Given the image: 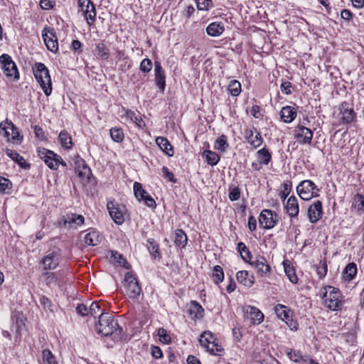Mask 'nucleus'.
I'll list each match as a JSON object with an SVG mask.
<instances>
[{"label": "nucleus", "mask_w": 364, "mask_h": 364, "mask_svg": "<svg viewBox=\"0 0 364 364\" xmlns=\"http://www.w3.org/2000/svg\"><path fill=\"white\" fill-rule=\"evenodd\" d=\"M97 333L104 336H112L114 341L123 339V329L121 328L114 316L108 313H102L99 316L97 325Z\"/></svg>", "instance_id": "f257e3e1"}, {"label": "nucleus", "mask_w": 364, "mask_h": 364, "mask_svg": "<svg viewBox=\"0 0 364 364\" xmlns=\"http://www.w3.org/2000/svg\"><path fill=\"white\" fill-rule=\"evenodd\" d=\"M321 297L324 301L326 307L331 311H338L343 306L342 295L338 289L331 286L323 288Z\"/></svg>", "instance_id": "f03ea898"}, {"label": "nucleus", "mask_w": 364, "mask_h": 364, "mask_svg": "<svg viewBox=\"0 0 364 364\" xmlns=\"http://www.w3.org/2000/svg\"><path fill=\"white\" fill-rule=\"evenodd\" d=\"M34 76L46 96L52 92V82L48 69L42 63H36L33 67Z\"/></svg>", "instance_id": "7ed1b4c3"}, {"label": "nucleus", "mask_w": 364, "mask_h": 364, "mask_svg": "<svg viewBox=\"0 0 364 364\" xmlns=\"http://www.w3.org/2000/svg\"><path fill=\"white\" fill-rule=\"evenodd\" d=\"M319 189L311 180H304L299 183L296 187V192L299 197L304 200H309L314 197H318Z\"/></svg>", "instance_id": "20e7f679"}, {"label": "nucleus", "mask_w": 364, "mask_h": 364, "mask_svg": "<svg viewBox=\"0 0 364 364\" xmlns=\"http://www.w3.org/2000/svg\"><path fill=\"white\" fill-rule=\"evenodd\" d=\"M124 287L126 294L131 299H137L141 289L136 277L131 272L124 275Z\"/></svg>", "instance_id": "39448f33"}, {"label": "nucleus", "mask_w": 364, "mask_h": 364, "mask_svg": "<svg viewBox=\"0 0 364 364\" xmlns=\"http://www.w3.org/2000/svg\"><path fill=\"white\" fill-rule=\"evenodd\" d=\"M38 153L39 157L43 159L46 164L51 169L56 170L60 164L66 166V163L62 158L52 151L43 148L39 149Z\"/></svg>", "instance_id": "423d86ee"}, {"label": "nucleus", "mask_w": 364, "mask_h": 364, "mask_svg": "<svg viewBox=\"0 0 364 364\" xmlns=\"http://www.w3.org/2000/svg\"><path fill=\"white\" fill-rule=\"evenodd\" d=\"M274 312L277 317L286 323L291 330H297L298 323L292 319V312L289 307L283 304H277Z\"/></svg>", "instance_id": "0eeeda50"}, {"label": "nucleus", "mask_w": 364, "mask_h": 364, "mask_svg": "<svg viewBox=\"0 0 364 364\" xmlns=\"http://www.w3.org/2000/svg\"><path fill=\"white\" fill-rule=\"evenodd\" d=\"M0 63L3 73L9 77H14L15 80L19 78V73L16 63L13 61L11 57L8 54H2L0 56Z\"/></svg>", "instance_id": "6e6552de"}, {"label": "nucleus", "mask_w": 364, "mask_h": 364, "mask_svg": "<svg viewBox=\"0 0 364 364\" xmlns=\"http://www.w3.org/2000/svg\"><path fill=\"white\" fill-rule=\"evenodd\" d=\"M0 133H4L8 140L21 143L23 136H20L18 129L11 121L6 119L0 123Z\"/></svg>", "instance_id": "1a4fd4ad"}, {"label": "nucleus", "mask_w": 364, "mask_h": 364, "mask_svg": "<svg viewBox=\"0 0 364 364\" xmlns=\"http://www.w3.org/2000/svg\"><path fill=\"white\" fill-rule=\"evenodd\" d=\"M42 38L47 49L52 53H57L58 43L54 29L50 27H45L42 31Z\"/></svg>", "instance_id": "9d476101"}, {"label": "nucleus", "mask_w": 364, "mask_h": 364, "mask_svg": "<svg viewBox=\"0 0 364 364\" xmlns=\"http://www.w3.org/2000/svg\"><path fill=\"white\" fill-rule=\"evenodd\" d=\"M78 6L83 13L87 23L91 26L95 21L96 9L95 4L90 0H78Z\"/></svg>", "instance_id": "9b49d317"}, {"label": "nucleus", "mask_w": 364, "mask_h": 364, "mask_svg": "<svg viewBox=\"0 0 364 364\" xmlns=\"http://www.w3.org/2000/svg\"><path fill=\"white\" fill-rule=\"evenodd\" d=\"M278 222L277 214L270 210H263L259 217V223L264 229L274 228Z\"/></svg>", "instance_id": "f8f14e48"}, {"label": "nucleus", "mask_w": 364, "mask_h": 364, "mask_svg": "<svg viewBox=\"0 0 364 364\" xmlns=\"http://www.w3.org/2000/svg\"><path fill=\"white\" fill-rule=\"evenodd\" d=\"M294 136L299 144H311L313 132L304 125L298 124L294 130Z\"/></svg>", "instance_id": "ddd939ff"}, {"label": "nucleus", "mask_w": 364, "mask_h": 364, "mask_svg": "<svg viewBox=\"0 0 364 364\" xmlns=\"http://www.w3.org/2000/svg\"><path fill=\"white\" fill-rule=\"evenodd\" d=\"M134 193L135 197L139 201L143 200L145 204L151 208H155L156 206L154 199L142 188V186L139 182L134 183Z\"/></svg>", "instance_id": "4468645a"}, {"label": "nucleus", "mask_w": 364, "mask_h": 364, "mask_svg": "<svg viewBox=\"0 0 364 364\" xmlns=\"http://www.w3.org/2000/svg\"><path fill=\"white\" fill-rule=\"evenodd\" d=\"M74 165L75 173L78 177L82 181L86 180L88 181L92 176V172L85 160L77 156L74 159Z\"/></svg>", "instance_id": "2eb2a0df"}, {"label": "nucleus", "mask_w": 364, "mask_h": 364, "mask_svg": "<svg viewBox=\"0 0 364 364\" xmlns=\"http://www.w3.org/2000/svg\"><path fill=\"white\" fill-rule=\"evenodd\" d=\"M245 318H250L253 323L259 324L264 320V314L257 308L252 306H245L242 308Z\"/></svg>", "instance_id": "dca6fc26"}, {"label": "nucleus", "mask_w": 364, "mask_h": 364, "mask_svg": "<svg viewBox=\"0 0 364 364\" xmlns=\"http://www.w3.org/2000/svg\"><path fill=\"white\" fill-rule=\"evenodd\" d=\"M244 136L247 141L255 149L259 147L263 142L260 133L253 127L245 130Z\"/></svg>", "instance_id": "f3484780"}, {"label": "nucleus", "mask_w": 364, "mask_h": 364, "mask_svg": "<svg viewBox=\"0 0 364 364\" xmlns=\"http://www.w3.org/2000/svg\"><path fill=\"white\" fill-rule=\"evenodd\" d=\"M250 264L256 269L261 277H267L271 272V267L262 256L257 257L255 261L250 262Z\"/></svg>", "instance_id": "a211bd4d"}, {"label": "nucleus", "mask_w": 364, "mask_h": 364, "mask_svg": "<svg viewBox=\"0 0 364 364\" xmlns=\"http://www.w3.org/2000/svg\"><path fill=\"white\" fill-rule=\"evenodd\" d=\"M322 213V203L320 200L315 201L308 209V217L312 223H317L321 219Z\"/></svg>", "instance_id": "6ab92c4d"}, {"label": "nucleus", "mask_w": 364, "mask_h": 364, "mask_svg": "<svg viewBox=\"0 0 364 364\" xmlns=\"http://www.w3.org/2000/svg\"><path fill=\"white\" fill-rule=\"evenodd\" d=\"M84 223V217L82 215L71 214L63 217L58 222V225L60 228L68 227L70 228L71 224L75 223L77 225H80Z\"/></svg>", "instance_id": "aec40b11"}, {"label": "nucleus", "mask_w": 364, "mask_h": 364, "mask_svg": "<svg viewBox=\"0 0 364 364\" xmlns=\"http://www.w3.org/2000/svg\"><path fill=\"white\" fill-rule=\"evenodd\" d=\"M155 82L157 87L161 92L164 91L166 87V75L161 63L159 61L154 63Z\"/></svg>", "instance_id": "412c9836"}, {"label": "nucleus", "mask_w": 364, "mask_h": 364, "mask_svg": "<svg viewBox=\"0 0 364 364\" xmlns=\"http://www.w3.org/2000/svg\"><path fill=\"white\" fill-rule=\"evenodd\" d=\"M340 113L342 115L341 121L343 124H349L352 122L356 117V114L353 108L348 107V104L343 102L339 107Z\"/></svg>", "instance_id": "4be33fe9"}, {"label": "nucleus", "mask_w": 364, "mask_h": 364, "mask_svg": "<svg viewBox=\"0 0 364 364\" xmlns=\"http://www.w3.org/2000/svg\"><path fill=\"white\" fill-rule=\"evenodd\" d=\"M109 213L113 220L118 225H121L124 221V215L119 210L118 205L113 201H109L107 204Z\"/></svg>", "instance_id": "5701e85b"}, {"label": "nucleus", "mask_w": 364, "mask_h": 364, "mask_svg": "<svg viewBox=\"0 0 364 364\" xmlns=\"http://www.w3.org/2000/svg\"><path fill=\"white\" fill-rule=\"evenodd\" d=\"M284 209L291 218L298 215L299 206L298 200L294 196H291L288 198L287 203L284 205Z\"/></svg>", "instance_id": "b1692460"}, {"label": "nucleus", "mask_w": 364, "mask_h": 364, "mask_svg": "<svg viewBox=\"0 0 364 364\" xmlns=\"http://www.w3.org/2000/svg\"><path fill=\"white\" fill-rule=\"evenodd\" d=\"M188 313L192 318L200 319L204 316V309L198 301H192L190 303Z\"/></svg>", "instance_id": "393cba45"}, {"label": "nucleus", "mask_w": 364, "mask_h": 364, "mask_svg": "<svg viewBox=\"0 0 364 364\" xmlns=\"http://www.w3.org/2000/svg\"><path fill=\"white\" fill-rule=\"evenodd\" d=\"M6 154L10 157L13 161L16 162L19 166L23 169H29L31 167V165L28 164L25 159L21 156L18 153H17L16 151L10 149H6L5 150Z\"/></svg>", "instance_id": "a878e982"}, {"label": "nucleus", "mask_w": 364, "mask_h": 364, "mask_svg": "<svg viewBox=\"0 0 364 364\" xmlns=\"http://www.w3.org/2000/svg\"><path fill=\"white\" fill-rule=\"evenodd\" d=\"M26 318L21 313H18L12 317L13 326L12 328L15 329L16 333L21 335L22 331L26 327Z\"/></svg>", "instance_id": "bb28decb"}, {"label": "nucleus", "mask_w": 364, "mask_h": 364, "mask_svg": "<svg viewBox=\"0 0 364 364\" xmlns=\"http://www.w3.org/2000/svg\"><path fill=\"white\" fill-rule=\"evenodd\" d=\"M296 115L295 108L291 106L284 107L280 112V117L285 123H290L294 121Z\"/></svg>", "instance_id": "cd10ccee"}, {"label": "nucleus", "mask_w": 364, "mask_h": 364, "mask_svg": "<svg viewBox=\"0 0 364 364\" xmlns=\"http://www.w3.org/2000/svg\"><path fill=\"white\" fill-rule=\"evenodd\" d=\"M95 55L102 60L109 59V49L104 41H102L95 45Z\"/></svg>", "instance_id": "c85d7f7f"}, {"label": "nucleus", "mask_w": 364, "mask_h": 364, "mask_svg": "<svg viewBox=\"0 0 364 364\" xmlns=\"http://www.w3.org/2000/svg\"><path fill=\"white\" fill-rule=\"evenodd\" d=\"M225 31L224 24L219 22H213L206 28L207 33L212 37L220 36Z\"/></svg>", "instance_id": "c756f323"}, {"label": "nucleus", "mask_w": 364, "mask_h": 364, "mask_svg": "<svg viewBox=\"0 0 364 364\" xmlns=\"http://www.w3.org/2000/svg\"><path fill=\"white\" fill-rule=\"evenodd\" d=\"M156 143L168 156H172L173 155L174 151L172 146L166 138L159 136L156 139Z\"/></svg>", "instance_id": "7c9ffc66"}, {"label": "nucleus", "mask_w": 364, "mask_h": 364, "mask_svg": "<svg viewBox=\"0 0 364 364\" xmlns=\"http://www.w3.org/2000/svg\"><path fill=\"white\" fill-rule=\"evenodd\" d=\"M45 269H54L58 265V257L55 253H50L42 259Z\"/></svg>", "instance_id": "2f4dec72"}, {"label": "nucleus", "mask_w": 364, "mask_h": 364, "mask_svg": "<svg viewBox=\"0 0 364 364\" xmlns=\"http://www.w3.org/2000/svg\"><path fill=\"white\" fill-rule=\"evenodd\" d=\"M102 240V237L100 233L96 230H92L87 233L84 237L85 243L87 245L96 246L98 245Z\"/></svg>", "instance_id": "473e14b6"}, {"label": "nucleus", "mask_w": 364, "mask_h": 364, "mask_svg": "<svg viewBox=\"0 0 364 364\" xmlns=\"http://www.w3.org/2000/svg\"><path fill=\"white\" fill-rule=\"evenodd\" d=\"M283 266L286 275L287 276L289 281L293 284L298 282V277L296 274L295 270L292 266L291 262L286 259L283 262Z\"/></svg>", "instance_id": "72a5a7b5"}, {"label": "nucleus", "mask_w": 364, "mask_h": 364, "mask_svg": "<svg viewBox=\"0 0 364 364\" xmlns=\"http://www.w3.org/2000/svg\"><path fill=\"white\" fill-rule=\"evenodd\" d=\"M215 341V336L209 331H204L199 339L200 345L204 348H208L210 344H213Z\"/></svg>", "instance_id": "f704fd0d"}, {"label": "nucleus", "mask_w": 364, "mask_h": 364, "mask_svg": "<svg viewBox=\"0 0 364 364\" xmlns=\"http://www.w3.org/2000/svg\"><path fill=\"white\" fill-rule=\"evenodd\" d=\"M59 141L61 146L65 148L70 149L73 146L72 138L65 130L61 131L58 136Z\"/></svg>", "instance_id": "c9c22d12"}, {"label": "nucleus", "mask_w": 364, "mask_h": 364, "mask_svg": "<svg viewBox=\"0 0 364 364\" xmlns=\"http://www.w3.org/2000/svg\"><path fill=\"white\" fill-rule=\"evenodd\" d=\"M187 236L183 230L178 229L175 232L174 243L177 246L184 247L187 244Z\"/></svg>", "instance_id": "e433bc0d"}, {"label": "nucleus", "mask_w": 364, "mask_h": 364, "mask_svg": "<svg viewBox=\"0 0 364 364\" xmlns=\"http://www.w3.org/2000/svg\"><path fill=\"white\" fill-rule=\"evenodd\" d=\"M237 251L240 253L242 259L250 264L252 254L245 243L240 242L237 244Z\"/></svg>", "instance_id": "4c0bfd02"}, {"label": "nucleus", "mask_w": 364, "mask_h": 364, "mask_svg": "<svg viewBox=\"0 0 364 364\" xmlns=\"http://www.w3.org/2000/svg\"><path fill=\"white\" fill-rule=\"evenodd\" d=\"M357 273V266L355 263L351 262L346 265L344 269L343 274L346 279L352 280Z\"/></svg>", "instance_id": "58836bf2"}, {"label": "nucleus", "mask_w": 364, "mask_h": 364, "mask_svg": "<svg viewBox=\"0 0 364 364\" xmlns=\"http://www.w3.org/2000/svg\"><path fill=\"white\" fill-rule=\"evenodd\" d=\"M257 156L260 164L267 165L272 159V156L266 148H262L257 151Z\"/></svg>", "instance_id": "ea45409f"}, {"label": "nucleus", "mask_w": 364, "mask_h": 364, "mask_svg": "<svg viewBox=\"0 0 364 364\" xmlns=\"http://www.w3.org/2000/svg\"><path fill=\"white\" fill-rule=\"evenodd\" d=\"M212 278L215 284H219L223 281L224 272L223 268L220 265H216L213 267Z\"/></svg>", "instance_id": "a19ab883"}, {"label": "nucleus", "mask_w": 364, "mask_h": 364, "mask_svg": "<svg viewBox=\"0 0 364 364\" xmlns=\"http://www.w3.org/2000/svg\"><path fill=\"white\" fill-rule=\"evenodd\" d=\"M203 156H205L207 163L210 166H215L220 160L219 155L212 151H205Z\"/></svg>", "instance_id": "79ce46f5"}, {"label": "nucleus", "mask_w": 364, "mask_h": 364, "mask_svg": "<svg viewBox=\"0 0 364 364\" xmlns=\"http://www.w3.org/2000/svg\"><path fill=\"white\" fill-rule=\"evenodd\" d=\"M228 90L232 96H238L241 92V84L238 80H231L228 85Z\"/></svg>", "instance_id": "37998d69"}, {"label": "nucleus", "mask_w": 364, "mask_h": 364, "mask_svg": "<svg viewBox=\"0 0 364 364\" xmlns=\"http://www.w3.org/2000/svg\"><path fill=\"white\" fill-rule=\"evenodd\" d=\"M248 272L247 271H239L236 274L237 280L245 286H252V281L247 279Z\"/></svg>", "instance_id": "c03bdc74"}, {"label": "nucleus", "mask_w": 364, "mask_h": 364, "mask_svg": "<svg viewBox=\"0 0 364 364\" xmlns=\"http://www.w3.org/2000/svg\"><path fill=\"white\" fill-rule=\"evenodd\" d=\"M111 138L116 142H122L124 135L122 129L114 127L110 129Z\"/></svg>", "instance_id": "a18cd8bd"}, {"label": "nucleus", "mask_w": 364, "mask_h": 364, "mask_svg": "<svg viewBox=\"0 0 364 364\" xmlns=\"http://www.w3.org/2000/svg\"><path fill=\"white\" fill-rule=\"evenodd\" d=\"M228 146L227 142V137L225 135H221L215 140V148L220 151H225Z\"/></svg>", "instance_id": "49530a36"}, {"label": "nucleus", "mask_w": 364, "mask_h": 364, "mask_svg": "<svg viewBox=\"0 0 364 364\" xmlns=\"http://www.w3.org/2000/svg\"><path fill=\"white\" fill-rule=\"evenodd\" d=\"M43 360L45 364H58L50 350H43L42 352Z\"/></svg>", "instance_id": "de8ad7c7"}, {"label": "nucleus", "mask_w": 364, "mask_h": 364, "mask_svg": "<svg viewBox=\"0 0 364 364\" xmlns=\"http://www.w3.org/2000/svg\"><path fill=\"white\" fill-rule=\"evenodd\" d=\"M147 242V248L150 254L153 255L154 258H156L157 255H159V248L158 244L153 239H149Z\"/></svg>", "instance_id": "09e8293b"}, {"label": "nucleus", "mask_w": 364, "mask_h": 364, "mask_svg": "<svg viewBox=\"0 0 364 364\" xmlns=\"http://www.w3.org/2000/svg\"><path fill=\"white\" fill-rule=\"evenodd\" d=\"M158 336L161 342L165 344H168L171 342V338L168 333L167 331L164 328H160L158 330Z\"/></svg>", "instance_id": "8fccbe9b"}, {"label": "nucleus", "mask_w": 364, "mask_h": 364, "mask_svg": "<svg viewBox=\"0 0 364 364\" xmlns=\"http://www.w3.org/2000/svg\"><path fill=\"white\" fill-rule=\"evenodd\" d=\"M197 8L200 11H208L212 6V0H197L196 1Z\"/></svg>", "instance_id": "3c124183"}, {"label": "nucleus", "mask_w": 364, "mask_h": 364, "mask_svg": "<svg viewBox=\"0 0 364 364\" xmlns=\"http://www.w3.org/2000/svg\"><path fill=\"white\" fill-rule=\"evenodd\" d=\"M207 351L215 355H220L223 351V348L221 346L218 345V343L215 342L213 344H210L208 348H205Z\"/></svg>", "instance_id": "603ef678"}, {"label": "nucleus", "mask_w": 364, "mask_h": 364, "mask_svg": "<svg viewBox=\"0 0 364 364\" xmlns=\"http://www.w3.org/2000/svg\"><path fill=\"white\" fill-rule=\"evenodd\" d=\"M153 67L152 62L149 58H144L140 63V70L143 73H149Z\"/></svg>", "instance_id": "864d4df0"}, {"label": "nucleus", "mask_w": 364, "mask_h": 364, "mask_svg": "<svg viewBox=\"0 0 364 364\" xmlns=\"http://www.w3.org/2000/svg\"><path fill=\"white\" fill-rule=\"evenodd\" d=\"M353 204L358 210H364V196L361 194H356L354 197Z\"/></svg>", "instance_id": "5fc2aeb1"}, {"label": "nucleus", "mask_w": 364, "mask_h": 364, "mask_svg": "<svg viewBox=\"0 0 364 364\" xmlns=\"http://www.w3.org/2000/svg\"><path fill=\"white\" fill-rule=\"evenodd\" d=\"M40 304L46 311H53V304L50 299L45 296H41L40 298Z\"/></svg>", "instance_id": "6e6d98bb"}, {"label": "nucleus", "mask_w": 364, "mask_h": 364, "mask_svg": "<svg viewBox=\"0 0 364 364\" xmlns=\"http://www.w3.org/2000/svg\"><path fill=\"white\" fill-rule=\"evenodd\" d=\"M282 186L283 191L281 192L280 196L284 200L288 196L291 190V182L290 181H286L283 183Z\"/></svg>", "instance_id": "4d7b16f0"}, {"label": "nucleus", "mask_w": 364, "mask_h": 364, "mask_svg": "<svg viewBox=\"0 0 364 364\" xmlns=\"http://www.w3.org/2000/svg\"><path fill=\"white\" fill-rule=\"evenodd\" d=\"M287 355L290 360L295 363H299L302 360V355L299 350H291L287 353Z\"/></svg>", "instance_id": "13d9d810"}, {"label": "nucleus", "mask_w": 364, "mask_h": 364, "mask_svg": "<svg viewBox=\"0 0 364 364\" xmlns=\"http://www.w3.org/2000/svg\"><path fill=\"white\" fill-rule=\"evenodd\" d=\"M229 199L231 201L237 200L240 197V190L238 187H234L230 189L229 193Z\"/></svg>", "instance_id": "bf43d9fd"}, {"label": "nucleus", "mask_w": 364, "mask_h": 364, "mask_svg": "<svg viewBox=\"0 0 364 364\" xmlns=\"http://www.w3.org/2000/svg\"><path fill=\"white\" fill-rule=\"evenodd\" d=\"M11 186L10 181L4 177L0 176V191L4 192Z\"/></svg>", "instance_id": "052dcab7"}, {"label": "nucleus", "mask_w": 364, "mask_h": 364, "mask_svg": "<svg viewBox=\"0 0 364 364\" xmlns=\"http://www.w3.org/2000/svg\"><path fill=\"white\" fill-rule=\"evenodd\" d=\"M43 277H44L45 282H46L47 285H48V286L55 283L56 281L54 273H53V272H46V273L43 274Z\"/></svg>", "instance_id": "680f3d73"}, {"label": "nucleus", "mask_w": 364, "mask_h": 364, "mask_svg": "<svg viewBox=\"0 0 364 364\" xmlns=\"http://www.w3.org/2000/svg\"><path fill=\"white\" fill-rule=\"evenodd\" d=\"M76 311L78 314L85 316L89 315V309L83 304H78L76 307Z\"/></svg>", "instance_id": "e2e57ef3"}, {"label": "nucleus", "mask_w": 364, "mask_h": 364, "mask_svg": "<svg viewBox=\"0 0 364 364\" xmlns=\"http://www.w3.org/2000/svg\"><path fill=\"white\" fill-rule=\"evenodd\" d=\"M162 172L164 173V176L166 178H168L170 181L173 183L176 182V179L175 178L173 173L171 171H170L166 166H164L162 168Z\"/></svg>", "instance_id": "0e129e2a"}, {"label": "nucleus", "mask_w": 364, "mask_h": 364, "mask_svg": "<svg viewBox=\"0 0 364 364\" xmlns=\"http://www.w3.org/2000/svg\"><path fill=\"white\" fill-rule=\"evenodd\" d=\"M100 309V306L99 304L96 301H94L91 304L90 308H89V314H90L92 316H95Z\"/></svg>", "instance_id": "69168bd1"}, {"label": "nucleus", "mask_w": 364, "mask_h": 364, "mask_svg": "<svg viewBox=\"0 0 364 364\" xmlns=\"http://www.w3.org/2000/svg\"><path fill=\"white\" fill-rule=\"evenodd\" d=\"M280 89L283 93L290 95L291 93V83L290 82H284L281 85Z\"/></svg>", "instance_id": "338daca9"}, {"label": "nucleus", "mask_w": 364, "mask_h": 364, "mask_svg": "<svg viewBox=\"0 0 364 364\" xmlns=\"http://www.w3.org/2000/svg\"><path fill=\"white\" fill-rule=\"evenodd\" d=\"M151 355L154 358L159 359L162 358L163 353L161 348L158 346H152L151 348Z\"/></svg>", "instance_id": "774afa93"}]
</instances>
